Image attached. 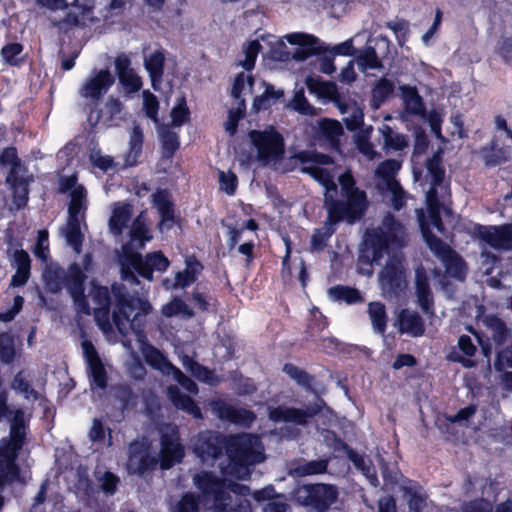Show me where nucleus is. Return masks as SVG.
I'll return each instance as SVG.
<instances>
[{
	"mask_svg": "<svg viewBox=\"0 0 512 512\" xmlns=\"http://www.w3.org/2000/svg\"><path fill=\"white\" fill-rule=\"evenodd\" d=\"M123 105L120 100L108 98L104 109L101 112V118L107 126L117 125L116 120H122Z\"/></svg>",
	"mask_w": 512,
	"mask_h": 512,
	"instance_id": "nucleus-48",
	"label": "nucleus"
},
{
	"mask_svg": "<svg viewBox=\"0 0 512 512\" xmlns=\"http://www.w3.org/2000/svg\"><path fill=\"white\" fill-rule=\"evenodd\" d=\"M338 495L335 485L325 483L298 485L293 491L297 503L312 507L317 512L327 511L337 502Z\"/></svg>",
	"mask_w": 512,
	"mask_h": 512,
	"instance_id": "nucleus-10",
	"label": "nucleus"
},
{
	"mask_svg": "<svg viewBox=\"0 0 512 512\" xmlns=\"http://www.w3.org/2000/svg\"><path fill=\"white\" fill-rule=\"evenodd\" d=\"M97 480L103 493L108 496L115 494L120 482L119 477L109 471H105L102 475L98 476Z\"/></svg>",
	"mask_w": 512,
	"mask_h": 512,
	"instance_id": "nucleus-60",
	"label": "nucleus"
},
{
	"mask_svg": "<svg viewBox=\"0 0 512 512\" xmlns=\"http://www.w3.org/2000/svg\"><path fill=\"white\" fill-rule=\"evenodd\" d=\"M11 388L16 391L17 393H20L23 395V397L27 400H37L38 399V392L34 390L29 381L24 377L23 372H18L11 383Z\"/></svg>",
	"mask_w": 512,
	"mask_h": 512,
	"instance_id": "nucleus-51",
	"label": "nucleus"
},
{
	"mask_svg": "<svg viewBox=\"0 0 512 512\" xmlns=\"http://www.w3.org/2000/svg\"><path fill=\"white\" fill-rule=\"evenodd\" d=\"M235 478H218L210 472H201L193 477L195 486L205 497H212L214 512H252L251 502L246 498L250 488L234 482Z\"/></svg>",
	"mask_w": 512,
	"mask_h": 512,
	"instance_id": "nucleus-3",
	"label": "nucleus"
},
{
	"mask_svg": "<svg viewBox=\"0 0 512 512\" xmlns=\"http://www.w3.org/2000/svg\"><path fill=\"white\" fill-rule=\"evenodd\" d=\"M225 446L221 436L209 434L198 439L194 451L203 462H207L221 457Z\"/></svg>",
	"mask_w": 512,
	"mask_h": 512,
	"instance_id": "nucleus-22",
	"label": "nucleus"
},
{
	"mask_svg": "<svg viewBox=\"0 0 512 512\" xmlns=\"http://www.w3.org/2000/svg\"><path fill=\"white\" fill-rule=\"evenodd\" d=\"M120 84L127 93H135L140 90L142 81L140 77L133 71L118 76Z\"/></svg>",
	"mask_w": 512,
	"mask_h": 512,
	"instance_id": "nucleus-63",
	"label": "nucleus"
},
{
	"mask_svg": "<svg viewBox=\"0 0 512 512\" xmlns=\"http://www.w3.org/2000/svg\"><path fill=\"white\" fill-rule=\"evenodd\" d=\"M336 448H344L346 450L347 456L349 460L353 463L355 468L366 477L369 483L377 487L379 485V480L377 478L376 470L370 459L365 456L359 454L355 450L349 448L342 440L338 439L336 441Z\"/></svg>",
	"mask_w": 512,
	"mask_h": 512,
	"instance_id": "nucleus-24",
	"label": "nucleus"
},
{
	"mask_svg": "<svg viewBox=\"0 0 512 512\" xmlns=\"http://www.w3.org/2000/svg\"><path fill=\"white\" fill-rule=\"evenodd\" d=\"M189 110L186 106V100L184 97H180L177 100L176 106L171 111V125L173 127L182 126L188 119Z\"/></svg>",
	"mask_w": 512,
	"mask_h": 512,
	"instance_id": "nucleus-58",
	"label": "nucleus"
},
{
	"mask_svg": "<svg viewBox=\"0 0 512 512\" xmlns=\"http://www.w3.org/2000/svg\"><path fill=\"white\" fill-rule=\"evenodd\" d=\"M6 183L9 184L12 189L13 203L16 205L17 209H21L26 206L29 194V179L23 177L20 173L18 175H14L13 180L6 181Z\"/></svg>",
	"mask_w": 512,
	"mask_h": 512,
	"instance_id": "nucleus-38",
	"label": "nucleus"
},
{
	"mask_svg": "<svg viewBox=\"0 0 512 512\" xmlns=\"http://www.w3.org/2000/svg\"><path fill=\"white\" fill-rule=\"evenodd\" d=\"M68 217L85 218L88 207L87 190L84 186L77 187L69 193Z\"/></svg>",
	"mask_w": 512,
	"mask_h": 512,
	"instance_id": "nucleus-36",
	"label": "nucleus"
},
{
	"mask_svg": "<svg viewBox=\"0 0 512 512\" xmlns=\"http://www.w3.org/2000/svg\"><path fill=\"white\" fill-rule=\"evenodd\" d=\"M159 460L150 454L149 446L141 441H134L128 447L126 469L129 474L143 476L156 469Z\"/></svg>",
	"mask_w": 512,
	"mask_h": 512,
	"instance_id": "nucleus-13",
	"label": "nucleus"
},
{
	"mask_svg": "<svg viewBox=\"0 0 512 512\" xmlns=\"http://www.w3.org/2000/svg\"><path fill=\"white\" fill-rule=\"evenodd\" d=\"M355 62L359 69L365 72L368 69H382V62L379 60L373 47H366L356 56Z\"/></svg>",
	"mask_w": 512,
	"mask_h": 512,
	"instance_id": "nucleus-47",
	"label": "nucleus"
},
{
	"mask_svg": "<svg viewBox=\"0 0 512 512\" xmlns=\"http://www.w3.org/2000/svg\"><path fill=\"white\" fill-rule=\"evenodd\" d=\"M254 79L250 75H245L244 73H240L235 78L233 88L231 91L232 97L235 99L236 104L241 99L243 94L250 93L253 87Z\"/></svg>",
	"mask_w": 512,
	"mask_h": 512,
	"instance_id": "nucleus-50",
	"label": "nucleus"
},
{
	"mask_svg": "<svg viewBox=\"0 0 512 512\" xmlns=\"http://www.w3.org/2000/svg\"><path fill=\"white\" fill-rule=\"evenodd\" d=\"M324 402L318 399L308 404L304 409L280 405L269 410V418L274 422H288L299 426H306L310 420L321 412Z\"/></svg>",
	"mask_w": 512,
	"mask_h": 512,
	"instance_id": "nucleus-12",
	"label": "nucleus"
},
{
	"mask_svg": "<svg viewBox=\"0 0 512 512\" xmlns=\"http://www.w3.org/2000/svg\"><path fill=\"white\" fill-rule=\"evenodd\" d=\"M285 39L290 44L298 45L299 47L291 54L286 50L287 47L285 43L280 39H276L270 51V57L272 59L276 61H288L292 58L297 61H303L312 54L326 52V47H324L315 36L310 34L296 32L287 34Z\"/></svg>",
	"mask_w": 512,
	"mask_h": 512,
	"instance_id": "nucleus-9",
	"label": "nucleus"
},
{
	"mask_svg": "<svg viewBox=\"0 0 512 512\" xmlns=\"http://www.w3.org/2000/svg\"><path fill=\"white\" fill-rule=\"evenodd\" d=\"M400 89L405 110L413 115L424 116L425 105L417 89L411 86H402Z\"/></svg>",
	"mask_w": 512,
	"mask_h": 512,
	"instance_id": "nucleus-35",
	"label": "nucleus"
},
{
	"mask_svg": "<svg viewBox=\"0 0 512 512\" xmlns=\"http://www.w3.org/2000/svg\"><path fill=\"white\" fill-rule=\"evenodd\" d=\"M400 166L397 160L388 159L380 163L375 171V174L384 180L386 189L391 194V205L395 210H400L405 205V191L394 179Z\"/></svg>",
	"mask_w": 512,
	"mask_h": 512,
	"instance_id": "nucleus-15",
	"label": "nucleus"
},
{
	"mask_svg": "<svg viewBox=\"0 0 512 512\" xmlns=\"http://www.w3.org/2000/svg\"><path fill=\"white\" fill-rule=\"evenodd\" d=\"M115 78L109 69H102L88 78L80 88V95L93 100L100 99L114 84Z\"/></svg>",
	"mask_w": 512,
	"mask_h": 512,
	"instance_id": "nucleus-17",
	"label": "nucleus"
},
{
	"mask_svg": "<svg viewBox=\"0 0 512 512\" xmlns=\"http://www.w3.org/2000/svg\"><path fill=\"white\" fill-rule=\"evenodd\" d=\"M343 132V127L337 120L324 118L317 122V139L334 150H338Z\"/></svg>",
	"mask_w": 512,
	"mask_h": 512,
	"instance_id": "nucleus-25",
	"label": "nucleus"
},
{
	"mask_svg": "<svg viewBox=\"0 0 512 512\" xmlns=\"http://www.w3.org/2000/svg\"><path fill=\"white\" fill-rule=\"evenodd\" d=\"M0 168H9L6 181H12L14 175L21 173V162L14 147H7L2 150L0 153Z\"/></svg>",
	"mask_w": 512,
	"mask_h": 512,
	"instance_id": "nucleus-41",
	"label": "nucleus"
},
{
	"mask_svg": "<svg viewBox=\"0 0 512 512\" xmlns=\"http://www.w3.org/2000/svg\"><path fill=\"white\" fill-rule=\"evenodd\" d=\"M168 396L172 403L179 409L186 411L195 418H201V410L194 400L183 394L177 386L168 387Z\"/></svg>",
	"mask_w": 512,
	"mask_h": 512,
	"instance_id": "nucleus-37",
	"label": "nucleus"
},
{
	"mask_svg": "<svg viewBox=\"0 0 512 512\" xmlns=\"http://www.w3.org/2000/svg\"><path fill=\"white\" fill-rule=\"evenodd\" d=\"M226 464L220 463L222 476L245 480L250 476V466L264 461V448L260 438L253 434H239L229 438L225 446Z\"/></svg>",
	"mask_w": 512,
	"mask_h": 512,
	"instance_id": "nucleus-4",
	"label": "nucleus"
},
{
	"mask_svg": "<svg viewBox=\"0 0 512 512\" xmlns=\"http://www.w3.org/2000/svg\"><path fill=\"white\" fill-rule=\"evenodd\" d=\"M152 235L144 212H141L133 221L130 229V241L123 249L124 253L134 252L133 249H142L146 241H150Z\"/></svg>",
	"mask_w": 512,
	"mask_h": 512,
	"instance_id": "nucleus-23",
	"label": "nucleus"
},
{
	"mask_svg": "<svg viewBox=\"0 0 512 512\" xmlns=\"http://www.w3.org/2000/svg\"><path fill=\"white\" fill-rule=\"evenodd\" d=\"M303 163L301 170L318 181L325 189L324 203L328 218L324 226L316 229L311 237V248L315 251H322L335 232L334 225L340 221L349 224L360 220L365 214L369 202L364 190L356 186L351 172L345 171L339 176L338 181L341 190V199H337L338 187L330 172L319 164H328L331 159L323 154H300Z\"/></svg>",
	"mask_w": 512,
	"mask_h": 512,
	"instance_id": "nucleus-1",
	"label": "nucleus"
},
{
	"mask_svg": "<svg viewBox=\"0 0 512 512\" xmlns=\"http://www.w3.org/2000/svg\"><path fill=\"white\" fill-rule=\"evenodd\" d=\"M283 372L286 373L290 378L296 381L297 384L310 388L312 378L304 370L298 368L294 364L287 363L283 367Z\"/></svg>",
	"mask_w": 512,
	"mask_h": 512,
	"instance_id": "nucleus-55",
	"label": "nucleus"
},
{
	"mask_svg": "<svg viewBox=\"0 0 512 512\" xmlns=\"http://www.w3.org/2000/svg\"><path fill=\"white\" fill-rule=\"evenodd\" d=\"M165 55L163 51L156 50L144 59L145 69L148 71L153 89L158 90L164 73Z\"/></svg>",
	"mask_w": 512,
	"mask_h": 512,
	"instance_id": "nucleus-33",
	"label": "nucleus"
},
{
	"mask_svg": "<svg viewBox=\"0 0 512 512\" xmlns=\"http://www.w3.org/2000/svg\"><path fill=\"white\" fill-rule=\"evenodd\" d=\"M141 352L146 362L165 376H169L171 371L175 368V365H173L160 350L152 345L144 344L141 348Z\"/></svg>",
	"mask_w": 512,
	"mask_h": 512,
	"instance_id": "nucleus-31",
	"label": "nucleus"
},
{
	"mask_svg": "<svg viewBox=\"0 0 512 512\" xmlns=\"http://www.w3.org/2000/svg\"><path fill=\"white\" fill-rule=\"evenodd\" d=\"M176 512H199V500L191 494H185L175 507Z\"/></svg>",
	"mask_w": 512,
	"mask_h": 512,
	"instance_id": "nucleus-64",
	"label": "nucleus"
},
{
	"mask_svg": "<svg viewBox=\"0 0 512 512\" xmlns=\"http://www.w3.org/2000/svg\"><path fill=\"white\" fill-rule=\"evenodd\" d=\"M485 324L491 332V339L497 343L502 344L505 342L508 329L506 324L496 316H487L485 318Z\"/></svg>",
	"mask_w": 512,
	"mask_h": 512,
	"instance_id": "nucleus-49",
	"label": "nucleus"
},
{
	"mask_svg": "<svg viewBox=\"0 0 512 512\" xmlns=\"http://www.w3.org/2000/svg\"><path fill=\"white\" fill-rule=\"evenodd\" d=\"M379 132L384 140L383 147L386 149L402 150L408 146L406 137L403 134L393 131L388 125H382V127L379 128Z\"/></svg>",
	"mask_w": 512,
	"mask_h": 512,
	"instance_id": "nucleus-44",
	"label": "nucleus"
},
{
	"mask_svg": "<svg viewBox=\"0 0 512 512\" xmlns=\"http://www.w3.org/2000/svg\"><path fill=\"white\" fill-rule=\"evenodd\" d=\"M184 456V448L179 442V437L172 431L171 435L163 433L161 436V450H160V467L161 469H169L175 463L182 460Z\"/></svg>",
	"mask_w": 512,
	"mask_h": 512,
	"instance_id": "nucleus-18",
	"label": "nucleus"
},
{
	"mask_svg": "<svg viewBox=\"0 0 512 512\" xmlns=\"http://www.w3.org/2000/svg\"><path fill=\"white\" fill-rule=\"evenodd\" d=\"M15 348L14 340L9 334L0 335V360L9 364L14 360Z\"/></svg>",
	"mask_w": 512,
	"mask_h": 512,
	"instance_id": "nucleus-59",
	"label": "nucleus"
},
{
	"mask_svg": "<svg viewBox=\"0 0 512 512\" xmlns=\"http://www.w3.org/2000/svg\"><path fill=\"white\" fill-rule=\"evenodd\" d=\"M289 106L303 115H314L316 109L309 104L302 91L296 92Z\"/></svg>",
	"mask_w": 512,
	"mask_h": 512,
	"instance_id": "nucleus-62",
	"label": "nucleus"
},
{
	"mask_svg": "<svg viewBox=\"0 0 512 512\" xmlns=\"http://www.w3.org/2000/svg\"><path fill=\"white\" fill-rule=\"evenodd\" d=\"M161 312L167 318L181 316L184 319H190L194 316L193 310L178 297L163 305Z\"/></svg>",
	"mask_w": 512,
	"mask_h": 512,
	"instance_id": "nucleus-45",
	"label": "nucleus"
},
{
	"mask_svg": "<svg viewBox=\"0 0 512 512\" xmlns=\"http://www.w3.org/2000/svg\"><path fill=\"white\" fill-rule=\"evenodd\" d=\"M340 113L344 115L343 121L349 130H355L363 124V109L355 101H335Z\"/></svg>",
	"mask_w": 512,
	"mask_h": 512,
	"instance_id": "nucleus-29",
	"label": "nucleus"
},
{
	"mask_svg": "<svg viewBox=\"0 0 512 512\" xmlns=\"http://www.w3.org/2000/svg\"><path fill=\"white\" fill-rule=\"evenodd\" d=\"M11 267L16 270L12 276L10 285L20 287L27 283L30 277L31 259L29 254L23 249L7 250Z\"/></svg>",
	"mask_w": 512,
	"mask_h": 512,
	"instance_id": "nucleus-20",
	"label": "nucleus"
},
{
	"mask_svg": "<svg viewBox=\"0 0 512 512\" xmlns=\"http://www.w3.org/2000/svg\"><path fill=\"white\" fill-rule=\"evenodd\" d=\"M152 202L160 214L159 229H170L174 224V208L166 190L158 189L152 194Z\"/></svg>",
	"mask_w": 512,
	"mask_h": 512,
	"instance_id": "nucleus-26",
	"label": "nucleus"
},
{
	"mask_svg": "<svg viewBox=\"0 0 512 512\" xmlns=\"http://www.w3.org/2000/svg\"><path fill=\"white\" fill-rule=\"evenodd\" d=\"M328 296L333 301L353 304L361 301V295L357 289L348 286H334L328 289Z\"/></svg>",
	"mask_w": 512,
	"mask_h": 512,
	"instance_id": "nucleus-46",
	"label": "nucleus"
},
{
	"mask_svg": "<svg viewBox=\"0 0 512 512\" xmlns=\"http://www.w3.org/2000/svg\"><path fill=\"white\" fill-rule=\"evenodd\" d=\"M368 315L371 320L373 330L379 334H384L387 327L385 305L381 302H370L368 305Z\"/></svg>",
	"mask_w": 512,
	"mask_h": 512,
	"instance_id": "nucleus-42",
	"label": "nucleus"
},
{
	"mask_svg": "<svg viewBox=\"0 0 512 512\" xmlns=\"http://www.w3.org/2000/svg\"><path fill=\"white\" fill-rule=\"evenodd\" d=\"M158 132L162 146V158L171 161L174 153L180 146L178 133L173 131L169 125L165 124L158 128Z\"/></svg>",
	"mask_w": 512,
	"mask_h": 512,
	"instance_id": "nucleus-34",
	"label": "nucleus"
},
{
	"mask_svg": "<svg viewBox=\"0 0 512 512\" xmlns=\"http://www.w3.org/2000/svg\"><path fill=\"white\" fill-rule=\"evenodd\" d=\"M111 289L116 301L112 319L119 333L126 335L129 326L137 334L139 341L144 343L146 337L140 317L151 312V304L145 298L130 294L123 284L115 283Z\"/></svg>",
	"mask_w": 512,
	"mask_h": 512,
	"instance_id": "nucleus-5",
	"label": "nucleus"
},
{
	"mask_svg": "<svg viewBox=\"0 0 512 512\" xmlns=\"http://www.w3.org/2000/svg\"><path fill=\"white\" fill-rule=\"evenodd\" d=\"M245 99H241L236 108H233L228 113V118L224 123V127L226 132L230 135H233L236 132L238 122L241 118H243L245 113Z\"/></svg>",
	"mask_w": 512,
	"mask_h": 512,
	"instance_id": "nucleus-54",
	"label": "nucleus"
},
{
	"mask_svg": "<svg viewBox=\"0 0 512 512\" xmlns=\"http://www.w3.org/2000/svg\"><path fill=\"white\" fill-rule=\"evenodd\" d=\"M399 331L412 337H420L425 332L424 321L416 312L404 309L398 316Z\"/></svg>",
	"mask_w": 512,
	"mask_h": 512,
	"instance_id": "nucleus-28",
	"label": "nucleus"
},
{
	"mask_svg": "<svg viewBox=\"0 0 512 512\" xmlns=\"http://www.w3.org/2000/svg\"><path fill=\"white\" fill-rule=\"evenodd\" d=\"M479 238L496 250H512V222L499 226H480Z\"/></svg>",
	"mask_w": 512,
	"mask_h": 512,
	"instance_id": "nucleus-16",
	"label": "nucleus"
},
{
	"mask_svg": "<svg viewBox=\"0 0 512 512\" xmlns=\"http://www.w3.org/2000/svg\"><path fill=\"white\" fill-rule=\"evenodd\" d=\"M132 216V205L118 202L114 205L109 219V231L115 237H120Z\"/></svg>",
	"mask_w": 512,
	"mask_h": 512,
	"instance_id": "nucleus-27",
	"label": "nucleus"
},
{
	"mask_svg": "<svg viewBox=\"0 0 512 512\" xmlns=\"http://www.w3.org/2000/svg\"><path fill=\"white\" fill-rule=\"evenodd\" d=\"M85 218L68 217L66 225L62 228V234L67 244L79 254L82 249L84 236L81 232V223Z\"/></svg>",
	"mask_w": 512,
	"mask_h": 512,
	"instance_id": "nucleus-32",
	"label": "nucleus"
},
{
	"mask_svg": "<svg viewBox=\"0 0 512 512\" xmlns=\"http://www.w3.org/2000/svg\"><path fill=\"white\" fill-rule=\"evenodd\" d=\"M394 91V84L382 78L378 80L375 87L373 88L372 95L373 101L377 103V106L384 102Z\"/></svg>",
	"mask_w": 512,
	"mask_h": 512,
	"instance_id": "nucleus-56",
	"label": "nucleus"
},
{
	"mask_svg": "<svg viewBox=\"0 0 512 512\" xmlns=\"http://www.w3.org/2000/svg\"><path fill=\"white\" fill-rule=\"evenodd\" d=\"M88 375L92 388L105 389L107 386V374L102 362L88 365Z\"/></svg>",
	"mask_w": 512,
	"mask_h": 512,
	"instance_id": "nucleus-52",
	"label": "nucleus"
},
{
	"mask_svg": "<svg viewBox=\"0 0 512 512\" xmlns=\"http://www.w3.org/2000/svg\"><path fill=\"white\" fill-rule=\"evenodd\" d=\"M426 242L445 268V274L440 280L441 287L445 292L451 294L453 290L450 289L447 278L463 282L468 272L467 264L456 251L440 238L434 235H426Z\"/></svg>",
	"mask_w": 512,
	"mask_h": 512,
	"instance_id": "nucleus-8",
	"label": "nucleus"
},
{
	"mask_svg": "<svg viewBox=\"0 0 512 512\" xmlns=\"http://www.w3.org/2000/svg\"><path fill=\"white\" fill-rule=\"evenodd\" d=\"M192 376H194L197 380L204 382L210 386H216L220 383V378L214 373V371L208 369L207 367L197 364L195 368L191 372Z\"/></svg>",
	"mask_w": 512,
	"mask_h": 512,
	"instance_id": "nucleus-61",
	"label": "nucleus"
},
{
	"mask_svg": "<svg viewBox=\"0 0 512 512\" xmlns=\"http://www.w3.org/2000/svg\"><path fill=\"white\" fill-rule=\"evenodd\" d=\"M264 86V92L260 96L254 98L252 108L255 112L268 109L284 95L282 90H276L271 84L264 83Z\"/></svg>",
	"mask_w": 512,
	"mask_h": 512,
	"instance_id": "nucleus-40",
	"label": "nucleus"
},
{
	"mask_svg": "<svg viewBox=\"0 0 512 512\" xmlns=\"http://www.w3.org/2000/svg\"><path fill=\"white\" fill-rule=\"evenodd\" d=\"M442 151H437L431 158L426 160L427 175L430 187L426 193V202L429 211L431 224L443 232L441 212L451 214L448 207L450 198L449 188L444 183L445 170L442 166Z\"/></svg>",
	"mask_w": 512,
	"mask_h": 512,
	"instance_id": "nucleus-7",
	"label": "nucleus"
},
{
	"mask_svg": "<svg viewBox=\"0 0 512 512\" xmlns=\"http://www.w3.org/2000/svg\"><path fill=\"white\" fill-rule=\"evenodd\" d=\"M509 149L506 146H499L498 139L494 137L487 145L483 146L480 151V157L484 164L493 167L505 162L509 157Z\"/></svg>",
	"mask_w": 512,
	"mask_h": 512,
	"instance_id": "nucleus-30",
	"label": "nucleus"
},
{
	"mask_svg": "<svg viewBox=\"0 0 512 512\" xmlns=\"http://www.w3.org/2000/svg\"><path fill=\"white\" fill-rule=\"evenodd\" d=\"M143 130L138 124H133L129 135V152L126 157V165L133 166L142 151L143 146Z\"/></svg>",
	"mask_w": 512,
	"mask_h": 512,
	"instance_id": "nucleus-39",
	"label": "nucleus"
},
{
	"mask_svg": "<svg viewBox=\"0 0 512 512\" xmlns=\"http://www.w3.org/2000/svg\"><path fill=\"white\" fill-rule=\"evenodd\" d=\"M260 50L261 44L258 40L249 42L244 51V60H239V64L247 71L252 70Z\"/></svg>",
	"mask_w": 512,
	"mask_h": 512,
	"instance_id": "nucleus-57",
	"label": "nucleus"
},
{
	"mask_svg": "<svg viewBox=\"0 0 512 512\" xmlns=\"http://www.w3.org/2000/svg\"><path fill=\"white\" fill-rule=\"evenodd\" d=\"M213 411L221 419L230 423L249 427L255 420V414L245 408L235 407L223 401L213 404Z\"/></svg>",
	"mask_w": 512,
	"mask_h": 512,
	"instance_id": "nucleus-19",
	"label": "nucleus"
},
{
	"mask_svg": "<svg viewBox=\"0 0 512 512\" xmlns=\"http://www.w3.org/2000/svg\"><path fill=\"white\" fill-rule=\"evenodd\" d=\"M415 293L422 312L429 317H433L435 314L433 293L426 272L422 268L415 271Z\"/></svg>",
	"mask_w": 512,
	"mask_h": 512,
	"instance_id": "nucleus-21",
	"label": "nucleus"
},
{
	"mask_svg": "<svg viewBox=\"0 0 512 512\" xmlns=\"http://www.w3.org/2000/svg\"><path fill=\"white\" fill-rule=\"evenodd\" d=\"M249 138L262 165L276 164L283 157V137L272 126L264 130H251Z\"/></svg>",
	"mask_w": 512,
	"mask_h": 512,
	"instance_id": "nucleus-11",
	"label": "nucleus"
},
{
	"mask_svg": "<svg viewBox=\"0 0 512 512\" xmlns=\"http://www.w3.org/2000/svg\"><path fill=\"white\" fill-rule=\"evenodd\" d=\"M405 231L401 223L387 214L375 229L367 230L366 244L373 250L372 261L380 265L384 254L388 255L378 281L384 297H395L404 292L407 286L406 274L399 253H390V248H400L404 244Z\"/></svg>",
	"mask_w": 512,
	"mask_h": 512,
	"instance_id": "nucleus-2",
	"label": "nucleus"
},
{
	"mask_svg": "<svg viewBox=\"0 0 512 512\" xmlns=\"http://www.w3.org/2000/svg\"><path fill=\"white\" fill-rule=\"evenodd\" d=\"M42 278L47 291L58 293L66 288L78 311L86 315L91 314V308L84 295L86 275L79 264L73 263L67 270L57 264L47 265Z\"/></svg>",
	"mask_w": 512,
	"mask_h": 512,
	"instance_id": "nucleus-6",
	"label": "nucleus"
},
{
	"mask_svg": "<svg viewBox=\"0 0 512 512\" xmlns=\"http://www.w3.org/2000/svg\"><path fill=\"white\" fill-rule=\"evenodd\" d=\"M126 265L133 266L137 274L151 281L153 271L164 272L168 266V259L161 252L148 253L145 258L137 252L126 253Z\"/></svg>",
	"mask_w": 512,
	"mask_h": 512,
	"instance_id": "nucleus-14",
	"label": "nucleus"
},
{
	"mask_svg": "<svg viewBox=\"0 0 512 512\" xmlns=\"http://www.w3.org/2000/svg\"><path fill=\"white\" fill-rule=\"evenodd\" d=\"M89 297L91 301L94 304V307H110L111 305V298H110V292L107 287L104 286H98L94 283H92L91 290L89 292Z\"/></svg>",
	"mask_w": 512,
	"mask_h": 512,
	"instance_id": "nucleus-53",
	"label": "nucleus"
},
{
	"mask_svg": "<svg viewBox=\"0 0 512 512\" xmlns=\"http://www.w3.org/2000/svg\"><path fill=\"white\" fill-rule=\"evenodd\" d=\"M328 464V458L306 461L297 465L293 469V473L298 477L324 474L327 472Z\"/></svg>",
	"mask_w": 512,
	"mask_h": 512,
	"instance_id": "nucleus-43",
	"label": "nucleus"
}]
</instances>
